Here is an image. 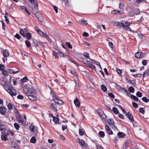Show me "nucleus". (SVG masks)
<instances>
[{
    "mask_svg": "<svg viewBox=\"0 0 149 149\" xmlns=\"http://www.w3.org/2000/svg\"><path fill=\"white\" fill-rule=\"evenodd\" d=\"M4 88L7 91L10 95L13 96H15L17 94L14 88L12 86L9 85L5 83L3 85Z\"/></svg>",
    "mask_w": 149,
    "mask_h": 149,
    "instance_id": "f257e3e1",
    "label": "nucleus"
},
{
    "mask_svg": "<svg viewBox=\"0 0 149 149\" xmlns=\"http://www.w3.org/2000/svg\"><path fill=\"white\" fill-rule=\"evenodd\" d=\"M122 22H116L114 24L117 26L122 27L124 28L125 30L128 31H131V30L129 26L130 25V23L128 21L125 22L123 21Z\"/></svg>",
    "mask_w": 149,
    "mask_h": 149,
    "instance_id": "f03ea898",
    "label": "nucleus"
},
{
    "mask_svg": "<svg viewBox=\"0 0 149 149\" xmlns=\"http://www.w3.org/2000/svg\"><path fill=\"white\" fill-rule=\"evenodd\" d=\"M89 57L90 56H76L75 58L80 62L86 65V59L90 58Z\"/></svg>",
    "mask_w": 149,
    "mask_h": 149,
    "instance_id": "7ed1b4c3",
    "label": "nucleus"
},
{
    "mask_svg": "<svg viewBox=\"0 0 149 149\" xmlns=\"http://www.w3.org/2000/svg\"><path fill=\"white\" fill-rule=\"evenodd\" d=\"M52 94L53 99L55 103L60 105H62L63 104V102L62 100L57 98L55 94L52 93Z\"/></svg>",
    "mask_w": 149,
    "mask_h": 149,
    "instance_id": "20e7f679",
    "label": "nucleus"
},
{
    "mask_svg": "<svg viewBox=\"0 0 149 149\" xmlns=\"http://www.w3.org/2000/svg\"><path fill=\"white\" fill-rule=\"evenodd\" d=\"M0 113L2 115H5L6 113V108L3 106H0Z\"/></svg>",
    "mask_w": 149,
    "mask_h": 149,
    "instance_id": "39448f33",
    "label": "nucleus"
},
{
    "mask_svg": "<svg viewBox=\"0 0 149 149\" xmlns=\"http://www.w3.org/2000/svg\"><path fill=\"white\" fill-rule=\"evenodd\" d=\"M79 140L78 143L81 145L82 147L87 148L88 147V145L82 139H78Z\"/></svg>",
    "mask_w": 149,
    "mask_h": 149,
    "instance_id": "423d86ee",
    "label": "nucleus"
},
{
    "mask_svg": "<svg viewBox=\"0 0 149 149\" xmlns=\"http://www.w3.org/2000/svg\"><path fill=\"white\" fill-rule=\"evenodd\" d=\"M97 111L98 114L101 117L104 118H106V116L102 110H101L100 109H98Z\"/></svg>",
    "mask_w": 149,
    "mask_h": 149,
    "instance_id": "0eeeda50",
    "label": "nucleus"
},
{
    "mask_svg": "<svg viewBox=\"0 0 149 149\" xmlns=\"http://www.w3.org/2000/svg\"><path fill=\"white\" fill-rule=\"evenodd\" d=\"M125 114L126 116H127L130 121L132 123L134 121L133 117L131 114L130 113V112H129L127 113H127H126Z\"/></svg>",
    "mask_w": 149,
    "mask_h": 149,
    "instance_id": "6e6552de",
    "label": "nucleus"
},
{
    "mask_svg": "<svg viewBox=\"0 0 149 149\" xmlns=\"http://www.w3.org/2000/svg\"><path fill=\"white\" fill-rule=\"evenodd\" d=\"M29 1L32 4L35 5L34 6L35 9H37L38 8V4L36 0H29Z\"/></svg>",
    "mask_w": 149,
    "mask_h": 149,
    "instance_id": "1a4fd4ad",
    "label": "nucleus"
},
{
    "mask_svg": "<svg viewBox=\"0 0 149 149\" xmlns=\"http://www.w3.org/2000/svg\"><path fill=\"white\" fill-rule=\"evenodd\" d=\"M105 129L107 133L110 135H112L113 133L112 130L110 128L109 126L106 125L105 126Z\"/></svg>",
    "mask_w": 149,
    "mask_h": 149,
    "instance_id": "9d476101",
    "label": "nucleus"
},
{
    "mask_svg": "<svg viewBox=\"0 0 149 149\" xmlns=\"http://www.w3.org/2000/svg\"><path fill=\"white\" fill-rule=\"evenodd\" d=\"M30 129L31 131H33L35 134L38 133L37 128L34 126L31 125L30 127Z\"/></svg>",
    "mask_w": 149,
    "mask_h": 149,
    "instance_id": "9b49d317",
    "label": "nucleus"
},
{
    "mask_svg": "<svg viewBox=\"0 0 149 149\" xmlns=\"http://www.w3.org/2000/svg\"><path fill=\"white\" fill-rule=\"evenodd\" d=\"M29 98L32 101H36L37 100L36 97L33 94H31L28 95Z\"/></svg>",
    "mask_w": 149,
    "mask_h": 149,
    "instance_id": "f8f14e48",
    "label": "nucleus"
},
{
    "mask_svg": "<svg viewBox=\"0 0 149 149\" xmlns=\"http://www.w3.org/2000/svg\"><path fill=\"white\" fill-rule=\"evenodd\" d=\"M50 108L52 109L54 111L56 112L57 111V105L56 104L52 103L50 106Z\"/></svg>",
    "mask_w": 149,
    "mask_h": 149,
    "instance_id": "ddd939ff",
    "label": "nucleus"
},
{
    "mask_svg": "<svg viewBox=\"0 0 149 149\" xmlns=\"http://www.w3.org/2000/svg\"><path fill=\"white\" fill-rule=\"evenodd\" d=\"M1 138L2 140L3 141H6L8 140L6 135L4 134V133H2V135L1 136Z\"/></svg>",
    "mask_w": 149,
    "mask_h": 149,
    "instance_id": "4468645a",
    "label": "nucleus"
},
{
    "mask_svg": "<svg viewBox=\"0 0 149 149\" xmlns=\"http://www.w3.org/2000/svg\"><path fill=\"white\" fill-rule=\"evenodd\" d=\"M125 79L127 81L131 83L133 86H135L136 83L135 81L129 79L127 77L125 78Z\"/></svg>",
    "mask_w": 149,
    "mask_h": 149,
    "instance_id": "2eb2a0df",
    "label": "nucleus"
},
{
    "mask_svg": "<svg viewBox=\"0 0 149 149\" xmlns=\"http://www.w3.org/2000/svg\"><path fill=\"white\" fill-rule=\"evenodd\" d=\"M74 103L75 106L77 107H79L80 106V103L79 100H74Z\"/></svg>",
    "mask_w": 149,
    "mask_h": 149,
    "instance_id": "dca6fc26",
    "label": "nucleus"
},
{
    "mask_svg": "<svg viewBox=\"0 0 149 149\" xmlns=\"http://www.w3.org/2000/svg\"><path fill=\"white\" fill-rule=\"evenodd\" d=\"M130 97L132 99H133L136 102H137L139 100L138 98L134 95H131Z\"/></svg>",
    "mask_w": 149,
    "mask_h": 149,
    "instance_id": "f3484780",
    "label": "nucleus"
},
{
    "mask_svg": "<svg viewBox=\"0 0 149 149\" xmlns=\"http://www.w3.org/2000/svg\"><path fill=\"white\" fill-rule=\"evenodd\" d=\"M117 135L120 138H123L125 136V134L124 133L120 132H118Z\"/></svg>",
    "mask_w": 149,
    "mask_h": 149,
    "instance_id": "a211bd4d",
    "label": "nucleus"
},
{
    "mask_svg": "<svg viewBox=\"0 0 149 149\" xmlns=\"http://www.w3.org/2000/svg\"><path fill=\"white\" fill-rule=\"evenodd\" d=\"M15 117L17 119L18 122L23 119L20 113L17 115H15Z\"/></svg>",
    "mask_w": 149,
    "mask_h": 149,
    "instance_id": "6ab92c4d",
    "label": "nucleus"
},
{
    "mask_svg": "<svg viewBox=\"0 0 149 149\" xmlns=\"http://www.w3.org/2000/svg\"><path fill=\"white\" fill-rule=\"evenodd\" d=\"M112 111L116 115L119 113V112L118 109L115 107H113L112 108Z\"/></svg>",
    "mask_w": 149,
    "mask_h": 149,
    "instance_id": "aec40b11",
    "label": "nucleus"
},
{
    "mask_svg": "<svg viewBox=\"0 0 149 149\" xmlns=\"http://www.w3.org/2000/svg\"><path fill=\"white\" fill-rule=\"evenodd\" d=\"M149 74V71L148 70H145V72L143 74V78L147 76Z\"/></svg>",
    "mask_w": 149,
    "mask_h": 149,
    "instance_id": "412c9836",
    "label": "nucleus"
},
{
    "mask_svg": "<svg viewBox=\"0 0 149 149\" xmlns=\"http://www.w3.org/2000/svg\"><path fill=\"white\" fill-rule=\"evenodd\" d=\"M18 146L17 144L15 143L14 144H13L10 148V149H18Z\"/></svg>",
    "mask_w": 149,
    "mask_h": 149,
    "instance_id": "4be33fe9",
    "label": "nucleus"
},
{
    "mask_svg": "<svg viewBox=\"0 0 149 149\" xmlns=\"http://www.w3.org/2000/svg\"><path fill=\"white\" fill-rule=\"evenodd\" d=\"M8 72H9L11 74H15L16 73H18L19 72L18 70L16 71H14L13 70L11 69H8Z\"/></svg>",
    "mask_w": 149,
    "mask_h": 149,
    "instance_id": "5701e85b",
    "label": "nucleus"
},
{
    "mask_svg": "<svg viewBox=\"0 0 149 149\" xmlns=\"http://www.w3.org/2000/svg\"><path fill=\"white\" fill-rule=\"evenodd\" d=\"M6 130L5 128V126L4 125L3 127H2V126H1L0 127V130L2 134V133H4Z\"/></svg>",
    "mask_w": 149,
    "mask_h": 149,
    "instance_id": "b1692460",
    "label": "nucleus"
},
{
    "mask_svg": "<svg viewBox=\"0 0 149 149\" xmlns=\"http://www.w3.org/2000/svg\"><path fill=\"white\" fill-rule=\"evenodd\" d=\"M21 8L25 10L26 12L29 15H30V12L24 6H22L21 7Z\"/></svg>",
    "mask_w": 149,
    "mask_h": 149,
    "instance_id": "393cba45",
    "label": "nucleus"
},
{
    "mask_svg": "<svg viewBox=\"0 0 149 149\" xmlns=\"http://www.w3.org/2000/svg\"><path fill=\"white\" fill-rule=\"evenodd\" d=\"M53 120L54 123L58 124L59 123V118L57 117H53Z\"/></svg>",
    "mask_w": 149,
    "mask_h": 149,
    "instance_id": "a878e982",
    "label": "nucleus"
},
{
    "mask_svg": "<svg viewBox=\"0 0 149 149\" xmlns=\"http://www.w3.org/2000/svg\"><path fill=\"white\" fill-rule=\"evenodd\" d=\"M118 107L122 110L124 114L127 113V112L125 111V109L124 108L120 105H118Z\"/></svg>",
    "mask_w": 149,
    "mask_h": 149,
    "instance_id": "bb28decb",
    "label": "nucleus"
},
{
    "mask_svg": "<svg viewBox=\"0 0 149 149\" xmlns=\"http://www.w3.org/2000/svg\"><path fill=\"white\" fill-rule=\"evenodd\" d=\"M79 22L83 25H85L87 24V21L86 20H84L83 19L79 20Z\"/></svg>",
    "mask_w": 149,
    "mask_h": 149,
    "instance_id": "cd10ccee",
    "label": "nucleus"
},
{
    "mask_svg": "<svg viewBox=\"0 0 149 149\" xmlns=\"http://www.w3.org/2000/svg\"><path fill=\"white\" fill-rule=\"evenodd\" d=\"M18 122L22 125L24 126H26L27 125L25 122L23 120V119L19 121Z\"/></svg>",
    "mask_w": 149,
    "mask_h": 149,
    "instance_id": "c85d7f7f",
    "label": "nucleus"
},
{
    "mask_svg": "<svg viewBox=\"0 0 149 149\" xmlns=\"http://www.w3.org/2000/svg\"><path fill=\"white\" fill-rule=\"evenodd\" d=\"M99 135L102 138H103L105 136V134L104 132L102 131H100L99 132Z\"/></svg>",
    "mask_w": 149,
    "mask_h": 149,
    "instance_id": "c756f323",
    "label": "nucleus"
},
{
    "mask_svg": "<svg viewBox=\"0 0 149 149\" xmlns=\"http://www.w3.org/2000/svg\"><path fill=\"white\" fill-rule=\"evenodd\" d=\"M36 141V139L34 136H33L30 140V142L32 143H35Z\"/></svg>",
    "mask_w": 149,
    "mask_h": 149,
    "instance_id": "7c9ffc66",
    "label": "nucleus"
},
{
    "mask_svg": "<svg viewBox=\"0 0 149 149\" xmlns=\"http://www.w3.org/2000/svg\"><path fill=\"white\" fill-rule=\"evenodd\" d=\"M19 33H20V34L21 35H22V36L23 37H26V33H24V31H23V30L21 29H20V31H19Z\"/></svg>",
    "mask_w": 149,
    "mask_h": 149,
    "instance_id": "2f4dec72",
    "label": "nucleus"
},
{
    "mask_svg": "<svg viewBox=\"0 0 149 149\" xmlns=\"http://www.w3.org/2000/svg\"><path fill=\"white\" fill-rule=\"evenodd\" d=\"M14 125L16 130H19L20 127L18 123H14Z\"/></svg>",
    "mask_w": 149,
    "mask_h": 149,
    "instance_id": "473e14b6",
    "label": "nucleus"
},
{
    "mask_svg": "<svg viewBox=\"0 0 149 149\" xmlns=\"http://www.w3.org/2000/svg\"><path fill=\"white\" fill-rule=\"evenodd\" d=\"M107 122L109 123V124L111 125L114 124V121L112 119H109L107 120Z\"/></svg>",
    "mask_w": 149,
    "mask_h": 149,
    "instance_id": "72a5a7b5",
    "label": "nucleus"
},
{
    "mask_svg": "<svg viewBox=\"0 0 149 149\" xmlns=\"http://www.w3.org/2000/svg\"><path fill=\"white\" fill-rule=\"evenodd\" d=\"M27 80H29L27 77H25L21 79V82L24 83L27 81Z\"/></svg>",
    "mask_w": 149,
    "mask_h": 149,
    "instance_id": "f704fd0d",
    "label": "nucleus"
},
{
    "mask_svg": "<svg viewBox=\"0 0 149 149\" xmlns=\"http://www.w3.org/2000/svg\"><path fill=\"white\" fill-rule=\"evenodd\" d=\"M26 38L28 40H29L31 39V34L30 33H28V32L26 33Z\"/></svg>",
    "mask_w": 149,
    "mask_h": 149,
    "instance_id": "c9c22d12",
    "label": "nucleus"
},
{
    "mask_svg": "<svg viewBox=\"0 0 149 149\" xmlns=\"http://www.w3.org/2000/svg\"><path fill=\"white\" fill-rule=\"evenodd\" d=\"M3 56H8L9 53L8 50H6L3 52Z\"/></svg>",
    "mask_w": 149,
    "mask_h": 149,
    "instance_id": "e433bc0d",
    "label": "nucleus"
},
{
    "mask_svg": "<svg viewBox=\"0 0 149 149\" xmlns=\"http://www.w3.org/2000/svg\"><path fill=\"white\" fill-rule=\"evenodd\" d=\"M101 88L102 90L104 92H106L107 91V88L104 85H102L101 86Z\"/></svg>",
    "mask_w": 149,
    "mask_h": 149,
    "instance_id": "4c0bfd02",
    "label": "nucleus"
},
{
    "mask_svg": "<svg viewBox=\"0 0 149 149\" xmlns=\"http://www.w3.org/2000/svg\"><path fill=\"white\" fill-rule=\"evenodd\" d=\"M142 100L144 102L147 103L149 101V100L146 97H143Z\"/></svg>",
    "mask_w": 149,
    "mask_h": 149,
    "instance_id": "58836bf2",
    "label": "nucleus"
},
{
    "mask_svg": "<svg viewBox=\"0 0 149 149\" xmlns=\"http://www.w3.org/2000/svg\"><path fill=\"white\" fill-rule=\"evenodd\" d=\"M7 107L8 109L9 110H11L13 109V105L11 103H9Z\"/></svg>",
    "mask_w": 149,
    "mask_h": 149,
    "instance_id": "ea45409f",
    "label": "nucleus"
},
{
    "mask_svg": "<svg viewBox=\"0 0 149 149\" xmlns=\"http://www.w3.org/2000/svg\"><path fill=\"white\" fill-rule=\"evenodd\" d=\"M33 92L31 90V89H29V88L28 90V93H26V94L27 96H28V95L31 94H33Z\"/></svg>",
    "mask_w": 149,
    "mask_h": 149,
    "instance_id": "a19ab883",
    "label": "nucleus"
},
{
    "mask_svg": "<svg viewBox=\"0 0 149 149\" xmlns=\"http://www.w3.org/2000/svg\"><path fill=\"white\" fill-rule=\"evenodd\" d=\"M129 91L132 93H134L135 91L134 88L132 86L130 87L129 89Z\"/></svg>",
    "mask_w": 149,
    "mask_h": 149,
    "instance_id": "79ce46f5",
    "label": "nucleus"
},
{
    "mask_svg": "<svg viewBox=\"0 0 149 149\" xmlns=\"http://www.w3.org/2000/svg\"><path fill=\"white\" fill-rule=\"evenodd\" d=\"M136 95L138 97H141L142 96V94L140 92L138 91L136 93Z\"/></svg>",
    "mask_w": 149,
    "mask_h": 149,
    "instance_id": "37998d69",
    "label": "nucleus"
},
{
    "mask_svg": "<svg viewBox=\"0 0 149 149\" xmlns=\"http://www.w3.org/2000/svg\"><path fill=\"white\" fill-rule=\"evenodd\" d=\"M37 32L41 36H42L44 33H43L40 29H36Z\"/></svg>",
    "mask_w": 149,
    "mask_h": 149,
    "instance_id": "c03bdc74",
    "label": "nucleus"
},
{
    "mask_svg": "<svg viewBox=\"0 0 149 149\" xmlns=\"http://www.w3.org/2000/svg\"><path fill=\"white\" fill-rule=\"evenodd\" d=\"M93 61H94V64L100 66V67L101 69V68L100 67V63L97 61H95V60H93Z\"/></svg>",
    "mask_w": 149,
    "mask_h": 149,
    "instance_id": "a18cd8bd",
    "label": "nucleus"
},
{
    "mask_svg": "<svg viewBox=\"0 0 149 149\" xmlns=\"http://www.w3.org/2000/svg\"><path fill=\"white\" fill-rule=\"evenodd\" d=\"M2 73L5 76H8V72L6 70H3L2 72Z\"/></svg>",
    "mask_w": 149,
    "mask_h": 149,
    "instance_id": "49530a36",
    "label": "nucleus"
},
{
    "mask_svg": "<svg viewBox=\"0 0 149 149\" xmlns=\"http://www.w3.org/2000/svg\"><path fill=\"white\" fill-rule=\"evenodd\" d=\"M134 56H143V55L141 52H137L135 53Z\"/></svg>",
    "mask_w": 149,
    "mask_h": 149,
    "instance_id": "de8ad7c7",
    "label": "nucleus"
},
{
    "mask_svg": "<svg viewBox=\"0 0 149 149\" xmlns=\"http://www.w3.org/2000/svg\"><path fill=\"white\" fill-rule=\"evenodd\" d=\"M71 73L72 74H73L74 75H75V76H76V77L78 78V76H77V73H76L75 72L74 70H71Z\"/></svg>",
    "mask_w": 149,
    "mask_h": 149,
    "instance_id": "09e8293b",
    "label": "nucleus"
},
{
    "mask_svg": "<svg viewBox=\"0 0 149 149\" xmlns=\"http://www.w3.org/2000/svg\"><path fill=\"white\" fill-rule=\"evenodd\" d=\"M132 104L133 106L135 108H137L138 107V104L134 102H133Z\"/></svg>",
    "mask_w": 149,
    "mask_h": 149,
    "instance_id": "8fccbe9b",
    "label": "nucleus"
},
{
    "mask_svg": "<svg viewBox=\"0 0 149 149\" xmlns=\"http://www.w3.org/2000/svg\"><path fill=\"white\" fill-rule=\"evenodd\" d=\"M29 88H28L26 86H24L23 88V90L24 93L25 94L26 93H28V90Z\"/></svg>",
    "mask_w": 149,
    "mask_h": 149,
    "instance_id": "3c124183",
    "label": "nucleus"
},
{
    "mask_svg": "<svg viewBox=\"0 0 149 149\" xmlns=\"http://www.w3.org/2000/svg\"><path fill=\"white\" fill-rule=\"evenodd\" d=\"M139 111L141 113L144 114L145 112V111L143 108H140L139 109Z\"/></svg>",
    "mask_w": 149,
    "mask_h": 149,
    "instance_id": "603ef678",
    "label": "nucleus"
},
{
    "mask_svg": "<svg viewBox=\"0 0 149 149\" xmlns=\"http://www.w3.org/2000/svg\"><path fill=\"white\" fill-rule=\"evenodd\" d=\"M13 112L15 113V115H17L20 113L15 108L14 109Z\"/></svg>",
    "mask_w": 149,
    "mask_h": 149,
    "instance_id": "864d4df0",
    "label": "nucleus"
},
{
    "mask_svg": "<svg viewBox=\"0 0 149 149\" xmlns=\"http://www.w3.org/2000/svg\"><path fill=\"white\" fill-rule=\"evenodd\" d=\"M25 43L26 44L27 47H30L31 45L29 42L27 40L25 41Z\"/></svg>",
    "mask_w": 149,
    "mask_h": 149,
    "instance_id": "5fc2aeb1",
    "label": "nucleus"
},
{
    "mask_svg": "<svg viewBox=\"0 0 149 149\" xmlns=\"http://www.w3.org/2000/svg\"><path fill=\"white\" fill-rule=\"evenodd\" d=\"M66 44L67 46L69 48L71 49L72 48V46L69 42H66Z\"/></svg>",
    "mask_w": 149,
    "mask_h": 149,
    "instance_id": "6e6d98bb",
    "label": "nucleus"
},
{
    "mask_svg": "<svg viewBox=\"0 0 149 149\" xmlns=\"http://www.w3.org/2000/svg\"><path fill=\"white\" fill-rule=\"evenodd\" d=\"M124 7V5L123 3H121L119 5V8L120 9H123Z\"/></svg>",
    "mask_w": 149,
    "mask_h": 149,
    "instance_id": "4d7b16f0",
    "label": "nucleus"
},
{
    "mask_svg": "<svg viewBox=\"0 0 149 149\" xmlns=\"http://www.w3.org/2000/svg\"><path fill=\"white\" fill-rule=\"evenodd\" d=\"M108 95L111 98H113L115 97L114 95L111 93H109Z\"/></svg>",
    "mask_w": 149,
    "mask_h": 149,
    "instance_id": "13d9d810",
    "label": "nucleus"
},
{
    "mask_svg": "<svg viewBox=\"0 0 149 149\" xmlns=\"http://www.w3.org/2000/svg\"><path fill=\"white\" fill-rule=\"evenodd\" d=\"M116 71L119 74H121L122 72L120 69L117 68H116Z\"/></svg>",
    "mask_w": 149,
    "mask_h": 149,
    "instance_id": "bf43d9fd",
    "label": "nucleus"
},
{
    "mask_svg": "<svg viewBox=\"0 0 149 149\" xmlns=\"http://www.w3.org/2000/svg\"><path fill=\"white\" fill-rule=\"evenodd\" d=\"M86 62H87V63H86V64H87L88 66L89 67H90L91 65L92 64L91 62L87 60Z\"/></svg>",
    "mask_w": 149,
    "mask_h": 149,
    "instance_id": "052dcab7",
    "label": "nucleus"
},
{
    "mask_svg": "<svg viewBox=\"0 0 149 149\" xmlns=\"http://www.w3.org/2000/svg\"><path fill=\"white\" fill-rule=\"evenodd\" d=\"M79 134L81 136H83L84 135V132L83 130L80 129H79Z\"/></svg>",
    "mask_w": 149,
    "mask_h": 149,
    "instance_id": "680f3d73",
    "label": "nucleus"
},
{
    "mask_svg": "<svg viewBox=\"0 0 149 149\" xmlns=\"http://www.w3.org/2000/svg\"><path fill=\"white\" fill-rule=\"evenodd\" d=\"M4 69V66L1 64H0V70L1 71H3Z\"/></svg>",
    "mask_w": 149,
    "mask_h": 149,
    "instance_id": "e2e57ef3",
    "label": "nucleus"
},
{
    "mask_svg": "<svg viewBox=\"0 0 149 149\" xmlns=\"http://www.w3.org/2000/svg\"><path fill=\"white\" fill-rule=\"evenodd\" d=\"M33 42L34 45H35L36 46H38V44L37 41L35 40H33Z\"/></svg>",
    "mask_w": 149,
    "mask_h": 149,
    "instance_id": "0e129e2a",
    "label": "nucleus"
},
{
    "mask_svg": "<svg viewBox=\"0 0 149 149\" xmlns=\"http://www.w3.org/2000/svg\"><path fill=\"white\" fill-rule=\"evenodd\" d=\"M118 116L119 118L123 119H125L124 116L122 114L119 113L118 115Z\"/></svg>",
    "mask_w": 149,
    "mask_h": 149,
    "instance_id": "69168bd1",
    "label": "nucleus"
},
{
    "mask_svg": "<svg viewBox=\"0 0 149 149\" xmlns=\"http://www.w3.org/2000/svg\"><path fill=\"white\" fill-rule=\"evenodd\" d=\"M17 97V98L19 99L22 100L24 98L23 96L21 95H18Z\"/></svg>",
    "mask_w": 149,
    "mask_h": 149,
    "instance_id": "338daca9",
    "label": "nucleus"
},
{
    "mask_svg": "<svg viewBox=\"0 0 149 149\" xmlns=\"http://www.w3.org/2000/svg\"><path fill=\"white\" fill-rule=\"evenodd\" d=\"M147 61L146 60H143L142 62V63L144 65H146L147 64Z\"/></svg>",
    "mask_w": 149,
    "mask_h": 149,
    "instance_id": "774afa93",
    "label": "nucleus"
}]
</instances>
